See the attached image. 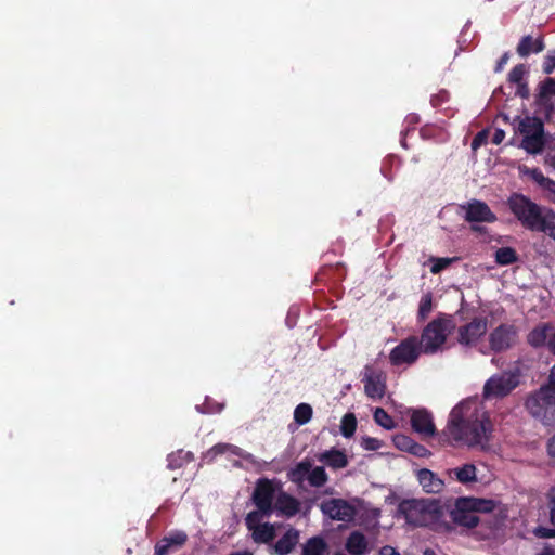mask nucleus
I'll use <instances>...</instances> for the list:
<instances>
[{"label":"nucleus","mask_w":555,"mask_h":555,"mask_svg":"<svg viewBox=\"0 0 555 555\" xmlns=\"http://www.w3.org/2000/svg\"><path fill=\"white\" fill-rule=\"evenodd\" d=\"M488 140V130L479 131L472 141V149L476 151L480 146L487 143Z\"/></svg>","instance_id":"nucleus-47"},{"label":"nucleus","mask_w":555,"mask_h":555,"mask_svg":"<svg viewBox=\"0 0 555 555\" xmlns=\"http://www.w3.org/2000/svg\"><path fill=\"white\" fill-rule=\"evenodd\" d=\"M541 386L555 391V362H554V365L550 370V374L547 376L546 383L542 384Z\"/></svg>","instance_id":"nucleus-51"},{"label":"nucleus","mask_w":555,"mask_h":555,"mask_svg":"<svg viewBox=\"0 0 555 555\" xmlns=\"http://www.w3.org/2000/svg\"><path fill=\"white\" fill-rule=\"evenodd\" d=\"M434 307L433 304V295L431 293H426L422 296L420 305H418V311H417V321L424 322L429 313L431 312Z\"/></svg>","instance_id":"nucleus-36"},{"label":"nucleus","mask_w":555,"mask_h":555,"mask_svg":"<svg viewBox=\"0 0 555 555\" xmlns=\"http://www.w3.org/2000/svg\"><path fill=\"white\" fill-rule=\"evenodd\" d=\"M535 537L541 539L555 538V529L539 526L534 529Z\"/></svg>","instance_id":"nucleus-49"},{"label":"nucleus","mask_w":555,"mask_h":555,"mask_svg":"<svg viewBox=\"0 0 555 555\" xmlns=\"http://www.w3.org/2000/svg\"><path fill=\"white\" fill-rule=\"evenodd\" d=\"M321 512L333 520L349 522L353 520L357 509L344 499H328L320 504Z\"/></svg>","instance_id":"nucleus-11"},{"label":"nucleus","mask_w":555,"mask_h":555,"mask_svg":"<svg viewBox=\"0 0 555 555\" xmlns=\"http://www.w3.org/2000/svg\"><path fill=\"white\" fill-rule=\"evenodd\" d=\"M456 480L461 483L476 481V467L474 464H465L462 467L454 468Z\"/></svg>","instance_id":"nucleus-33"},{"label":"nucleus","mask_w":555,"mask_h":555,"mask_svg":"<svg viewBox=\"0 0 555 555\" xmlns=\"http://www.w3.org/2000/svg\"><path fill=\"white\" fill-rule=\"evenodd\" d=\"M378 555H400L393 547L386 545L380 548Z\"/></svg>","instance_id":"nucleus-57"},{"label":"nucleus","mask_w":555,"mask_h":555,"mask_svg":"<svg viewBox=\"0 0 555 555\" xmlns=\"http://www.w3.org/2000/svg\"><path fill=\"white\" fill-rule=\"evenodd\" d=\"M411 427L423 438L438 436L433 414L427 409H412L410 412Z\"/></svg>","instance_id":"nucleus-13"},{"label":"nucleus","mask_w":555,"mask_h":555,"mask_svg":"<svg viewBox=\"0 0 555 555\" xmlns=\"http://www.w3.org/2000/svg\"><path fill=\"white\" fill-rule=\"evenodd\" d=\"M299 540V532L294 528H289L275 543L274 550L278 555L289 554Z\"/></svg>","instance_id":"nucleus-23"},{"label":"nucleus","mask_w":555,"mask_h":555,"mask_svg":"<svg viewBox=\"0 0 555 555\" xmlns=\"http://www.w3.org/2000/svg\"><path fill=\"white\" fill-rule=\"evenodd\" d=\"M357 429V418L353 413H347L343 416L340 423V433L345 438H350Z\"/></svg>","instance_id":"nucleus-37"},{"label":"nucleus","mask_w":555,"mask_h":555,"mask_svg":"<svg viewBox=\"0 0 555 555\" xmlns=\"http://www.w3.org/2000/svg\"><path fill=\"white\" fill-rule=\"evenodd\" d=\"M545 144L544 131L538 127L535 133L526 135L522 138L520 147L524 149L528 154H539L542 152Z\"/></svg>","instance_id":"nucleus-25"},{"label":"nucleus","mask_w":555,"mask_h":555,"mask_svg":"<svg viewBox=\"0 0 555 555\" xmlns=\"http://www.w3.org/2000/svg\"><path fill=\"white\" fill-rule=\"evenodd\" d=\"M468 498V504L475 513H491L495 509L496 503L493 500Z\"/></svg>","instance_id":"nucleus-34"},{"label":"nucleus","mask_w":555,"mask_h":555,"mask_svg":"<svg viewBox=\"0 0 555 555\" xmlns=\"http://www.w3.org/2000/svg\"><path fill=\"white\" fill-rule=\"evenodd\" d=\"M264 513L257 508V511L249 512L245 517V525L249 531H254L257 527L261 526V519Z\"/></svg>","instance_id":"nucleus-40"},{"label":"nucleus","mask_w":555,"mask_h":555,"mask_svg":"<svg viewBox=\"0 0 555 555\" xmlns=\"http://www.w3.org/2000/svg\"><path fill=\"white\" fill-rule=\"evenodd\" d=\"M392 441L397 449L410 453L415 440L404 434H398L393 436Z\"/></svg>","instance_id":"nucleus-41"},{"label":"nucleus","mask_w":555,"mask_h":555,"mask_svg":"<svg viewBox=\"0 0 555 555\" xmlns=\"http://www.w3.org/2000/svg\"><path fill=\"white\" fill-rule=\"evenodd\" d=\"M487 330V318L475 317L470 322L457 328V343L464 347H474L486 335Z\"/></svg>","instance_id":"nucleus-9"},{"label":"nucleus","mask_w":555,"mask_h":555,"mask_svg":"<svg viewBox=\"0 0 555 555\" xmlns=\"http://www.w3.org/2000/svg\"><path fill=\"white\" fill-rule=\"evenodd\" d=\"M274 509L279 513V515L291 518L299 513L300 502L287 492L280 491L275 498L273 511Z\"/></svg>","instance_id":"nucleus-17"},{"label":"nucleus","mask_w":555,"mask_h":555,"mask_svg":"<svg viewBox=\"0 0 555 555\" xmlns=\"http://www.w3.org/2000/svg\"><path fill=\"white\" fill-rule=\"evenodd\" d=\"M373 417L374 421L385 429L390 430L396 427L393 418L383 408H376Z\"/></svg>","instance_id":"nucleus-38"},{"label":"nucleus","mask_w":555,"mask_h":555,"mask_svg":"<svg viewBox=\"0 0 555 555\" xmlns=\"http://www.w3.org/2000/svg\"><path fill=\"white\" fill-rule=\"evenodd\" d=\"M417 480L426 493H440L444 488L443 480L427 468L417 472Z\"/></svg>","instance_id":"nucleus-18"},{"label":"nucleus","mask_w":555,"mask_h":555,"mask_svg":"<svg viewBox=\"0 0 555 555\" xmlns=\"http://www.w3.org/2000/svg\"><path fill=\"white\" fill-rule=\"evenodd\" d=\"M465 305H466V301H465L464 297H462L461 309L456 312V314H459V315L462 314Z\"/></svg>","instance_id":"nucleus-61"},{"label":"nucleus","mask_w":555,"mask_h":555,"mask_svg":"<svg viewBox=\"0 0 555 555\" xmlns=\"http://www.w3.org/2000/svg\"><path fill=\"white\" fill-rule=\"evenodd\" d=\"M450 517L454 525L467 529L476 528L479 524V517L470 508L467 496L456 499L454 507L450 511Z\"/></svg>","instance_id":"nucleus-12"},{"label":"nucleus","mask_w":555,"mask_h":555,"mask_svg":"<svg viewBox=\"0 0 555 555\" xmlns=\"http://www.w3.org/2000/svg\"><path fill=\"white\" fill-rule=\"evenodd\" d=\"M546 347L550 352L555 356V331L554 333L550 334Z\"/></svg>","instance_id":"nucleus-56"},{"label":"nucleus","mask_w":555,"mask_h":555,"mask_svg":"<svg viewBox=\"0 0 555 555\" xmlns=\"http://www.w3.org/2000/svg\"><path fill=\"white\" fill-rule=\"evenodd\" d=\"M537 555H555V548L547 545L545 546L541 553L537 554Z\"/></svg>","instance_id":"nucleus-58"},{"label":"nucleus","mask_w":555,"mask_h":555,"mask_svg":"<svg viewBox=\"0 0 555 555\" xmlns=\"http://www.w3.org/2000/svg\"><path fill=\"white\" fill-rule=\"evenodd\" d=\"M454 317L440 312L422 331L418 344L425 354H435L442 349L449 334L455 330Z\"/></svg>","instance_id":"nucleus-4"},{"label":"nucleus","mask_w":555,"mask_h":555,"mask_svg":"<svg viewBox=\"0 0 555 555\" xmlns=\"http://www.w3.org/2000/svg\"><path fill=\"white\" fill-rule=\"evenodd\" d=\"M449 100V92L446 90L440 91L439 93L435 94L430 99V104L434 107H438L442 105L444 102Z\"/></svg>","instance_id":"nucleus-48"},{"label":"nucleus","mask_w":555,"mask_h":555,"mask_svg":"<svg viewBox=\"0 0 555 555\" xmlns=\"http://www.w3.org/2000/svg\"><path fill=\"white\" fill-rule=\"evenodd\" d=\"M361 447L367 451H377L382 447V441L373 437H363Z\"/></svg>","instance_id":"nucleus-44"},{"label":"nucleus","mask_w":555,"mask_h":555,"mask_svg":"<svg viewBox=\"0 0 555 555\" xmlns=\"http://www.w3.org/2000/svg\"><path fill=\"white\" fill-rule=\"evenodd\" d=\"M538 127H540V129L542 131H544V126H543V124H542V121L540 119L531 118V117H525L524 119H521L519 121L518 131L522 135V138H525L526 135H530L531 133H535V131L538 130Z\"/></svg>","instance_id":"nucleus-32"},{"label":"nucleus","mask_w":555,"mask_h":555,"mask_svg":"<svg viewBox=\"0 0 555 555\" xmlns=\"http://www.w3.org/2000/svg\"><path fill=\"white\" fill-rule=\"evenodd\" d=\"M552 95H555V79L546 78L540 85L539 93L537 95V104L544 108L553 109V104L551 102Z\"/></svg>","instance_id":"nucleus-26"},{"label":"nucleus","mask_w":555,"mask_h":555,"mask_svg":"<svg viewBox=\"0 0 555 555\" xmlns=\"http://www.w3.org/2000/svg\"><path fill=\"white\" fill-rule=\"evenodd\" d=\"M345 548L350 555H365L369 551V543L361 531H352L345 543Z\"/></svg>","instance_id":"nucleus-22"},{"label":"nucleus","mask_w":555,"mask_h":555,"mask_svg":"<svg viewBox=\"0 0 555 555\" xmlns=\"http://www.w3.org/2000/svg\"><path fill=\"white\" fill-rule=\"evenodd\" d=\"M186 541L188 534L184 531H172L155 544V555H169L171 552L182 547Z\"/></svg>","instance_id":"nucleus-16"},{"label":"nucleus","mask_w":555,"mask_h":555,"mask_svg":"<svg viewBox=\"0 0 555 555\" xmlns=\"http://www.w3.org/2000/svg\"><path fill=\"white\" fill-rule=\"evenodd\" d=\"M312 417V408L308 403H300L295 408L294 420L297 424L304 425Z\"/></svg>","instance_id":"nucleus-39"},{"label":"nucleus","mask_w":555,"mask_h":555,"mask_svg":"<svg viewBox=\"0 0 555 555\" xmlns=\"http://www.w3.org/2000/svg\"><path fill=\"white\" fill-rule=\"evenodd\" d=\"M516 94L519 95L522 99H527L529 96V88H528V85L525 81L519 83V85H517Z\"/></svg>","instance_id":"nucleus-53"},{"label":"nucleus","mask_w":555,"mask_h":555,"mask_svg":"<svg viewBox=\"0 0 555 555\" xmlns=\"http://www.w3.org/2000/svg\"><path fill=\"white\" fill-rule=\"evenodd\" d=\"M548 498V506H550V517L551 522L555 526V487H552L547 493Z\"/></svg>","instance_id":"nucleus-50"},{"label":"nucleus","mask_w":555,"mask_h":555,"mask_svg":"<svg viewBox=\"0 0 555 555\" xmlns=\"http://www.w3.org/2000/svg\"><path fill=\"white\" fill-rule=\"evenodd\" d=\"M526 66L524 64H518L513 67V69L508 74V81L512 83L519 85L524 82V77L526 75Z\"/></svg>","instance_id":"nucleus-42"},{"label":"nucleus","mask_w":555,"mask_h":555,"mask_svg":"<svg viewBox=\"0 0 555 555\" xmlns=\"http://www.w3.org/2000/svg\"><path fill=\"white\" fill-rule=\"evenodd\" d=\"M364 384V392L371 399H382L386 391V377L380 371H375L371 365H365L364 376L362 378Z\"/></svg>","instance_id":"nucleus-14"},{"label":"nucleus","mask_w":555,"mask_h":555,"mask_svg":"<svg viewBox=\"0 0 555 555\" xmlns=\"http://www.w3.org/2000/svg\"><path fill=\"white\" fill-rule=\"evenodd\" d=\"M251 537L256 543H269L275 538V529L270 522H264L251 531Z\"/></svg>","instance_id":"nucleus-29"},{"label":"nucleus","mask_w":555,"mask_h":555,"mask_svg":"<svg viewBox=\"0 0 555 555\" xmlns=\"http://www.w3.org/2000/svg\"><path fill=\"white\" fill-rule=\"evenodd\" d=\"M319 462L334 469L345 468L348 465V457L341 450L332 448L317 455Z\"/></svg>","instance_id":"nucleus-20"},{"label":"nucleus","mask_w":555,"mask_h":555,"mask_svg":"<svg viewBox=\"0 0 555 555\" xmlns=\"http://www.w3.org/2000/svg\"><path fill=\"white\" fill-rule=\"evenodd\" d=\"M325 550V541L320 537H313L310 538L302 546L301 555H323Z\"/></svg>","instance_id":"nucleus-30"},{"label":"nucleus","mask_w":555,"mask_h":555,"mask_svg":"<svg viewBox=\"0 0 555 555\" xmlns=\"http://www.w3.org/2000/svg\"><path fill=\"white\" fill-rule=\"evenodd\" d=\"M410 454L416 457H429L431 452L425 446L414 441Z\"/></svg>","instance_id":"nucleus-46"},{"label":"nucleus","mask_w":555,"mask_h":555,"mask_svg":"<svg viewBox=\"0 0 555 555\" xmlns=\"http://www.w3.org/2000/svg\"><path fill=\"white\" fill-rule=\"evenodd\" d=\"M231 555H251V554L248 552H237V553H233Z\"/></svg>","instance_id":"nucleus-64"},{"label":"nucleus","mask_w":555,"mask_h":555,"mask_svg":"<svg viewBox=\"0 0 555 555\" xmlns=\"http://www.w3.org/2000/svg\"><path fill=\"white\" fill-rule=\"evenodd\" d=\"M553 330L554 326L551 323H540L528 333L527 343L533 348L544 347Z\"/></svg>","instance_id":"nucleus-19"},{"label":"nucleus","mask_w":555,"mask_h":555,"mask_svg":"<svg viewBox=\"0 0 555 555\" xmlns=\"http://www.w3.org/2000/svg\"><path fill=\"white\" fill-rule=\"evenodd\" d=\"M518 339V330L514 324L502 323L491 331L488 340L490 349L501 353L513 348Z\"/></svg>","instance_id":"nucleus-7"},{"label":"nucleus","mask_w":555,"mask_h":555,"mask_svg":"<svg viewBox=\"0 0 555 555\" xmlns=\"http://www.w3.org/2000/svg\"><path fill=\"white\" fill-rule=\"evenodd\" d=\"M465 220L467 222L492 223L496 221V216L485 202L474 199L467 204Z\"/></svg>","instance_id":"nucleus-15"},{"label":"nucleus","mask_w":555,"mask_h":555,"mask_svg":"<svg viewBox=\"0 0 555 555\" xmlns=\"http://www.w3.org/2000/svg\"><path fill=\"white\" fill-rule=\"evenodd\" d=\"M521 172L530 177L539 186L547 191L551 195V201L555 203V180L547 178L539 168H521Z\"/></svg>","instance_id":"nucleus-21"},{"label":"nucleus","mask_w":555,"mask_h":555,"mask_svg":"<svg viewBox=\"0 0 555 555\" xmlns=\"http://www.w3.org/2000/svg\"><path fill=\"white\" fill-rule=\"evenodd\" d=\"M545 165L555 168V156L547 154L545 156Z\"/></svg>","instance_id":"nucleus-60"},{"label":"nucleus","mask_w":555,"mask_h":555,"mask_svg":"<svg viewBox=\"0 0 555 555\" xmlns=\"http://www.w3.org/2000/svg\"><path fill=\"white\" fill-rule=\"evenodd\" d=\"M544 48L545 44L542 37L534 39L532 36L527 35L520 39L516 50L519 56L527 57L530 53L542 52Z\"/></svg>","instance_id":"nucleus-24"},{"label":"nucleus","mask_w":555,"mask_h":555,"mask_svg":"<svg viewBox=\"0 0 555 555\" xmlns=\"http://www.w3.org/2000/svg\"><path fill=\"white\" fill-rule=\"evenodd\" d=\"M230 452L234 455L241 456L242 449L230 443H217L211 447L204 455L207 462H214L219 455Z\"/></svg>","instance_id":"nucleus-27"},{"label":"nucleus","mask_w":555,"mask_h":555,"mask_svg":"<svg viewBox=\"0 0 555 555\" xmlns=\"http://www.w3.org/2000/svg\"><path fill=\"white\" fill-rule=\"evenodd\" d=\"M507 205L517 220L528 230L543 232L555 241V211L544 209L528 196L513 193Z\"/></svg>","instance_id":"nucleus-3"},{"label":"nucleus","mask_w":555,"mask_h":555,"mask_svg":"<svg viewBox=\"0 0 555 555\" xmlns=\"http://www.w3.org/2000/svg\"><path fill=\"white\" fill-rule=\"evenodd\" d=\"M312 467V463L310 460L305 459L297 463L291 470L288 472V478L295 482L300 483L305 479L308 480L309 472Z\"/></svg>","instance_id":"nucleus-28"},{"label":"nucleus","mask_w":555,"mask_h":555,"mask_svg":"<svg viewBox=\"0 0 555 555\" xmlns=\"http://www.w3.org/2000/svg\"><path fill=\"white\" fill-rule=\"evenodd\" d=\"M181 465H182V463L176 462V459L173 455L169 456V464H168L169 468L176 469V468L180 467Z\"/></svg>","instance_id":"nucleus-59"},{"label":"nucleus","mask_w":555,"mask_h":555,"mask_svg":"<svg viewBox=\"0 0 555 555\" xmlns=\"http://www.w3.org/2000/svg\"><path fill=\"white\" fill-rule=\"evenodd\" d=\"M275 486L273 480L260 478L255 486L251 500L255 506L269 517L273 512Z\"/></svg>","instance_id":"nucleus-10"},{"label":"nucleus","mask_w":555,"mask_h":555,"mask_svg":"<svg viewBox=\"0 0 555 555\" xmlns=\"http://www.w3.org/2000/svg\"><path fill=\"white\" fill-rule=\"evenodd\" d=\"M518 261V255L512 247H501L495 251V262L500 266H509Z\"/></svg>","instance_id":"nucleus-31"},{"label":"nucleus","mask_w":555,"mask_h":555,"mask_svg":"<svg viewBox=\"0 0 555 555\" xmlns=\"http://www.w3.org/2000/svg\"><path fill=\"white\" fill-rule=\"evenodd\" d=\"M433 266L430 268V272L434 274H438L444 269H447L453 261L452 258L441 257V258H433Z\"/></svg>","instance_id":"nucleus-43"},{"label":"nucleus","mask_w":555,"mask_h":555,"mask_svg":"<svg viewBox=\"0 0 555 555\" xmlns=\"http://www.w3.org/2000/svg\"><path fill=\"white\" fill-rule=\"evenodd\" d=\"M524 406L530 416L543 425H555V391L540 386L527 395Z\"/></svg>","instance_id":"nucleus-5"},{"label":"nucleus","mask_w":555,"mask_h":555,"mask_svg":"<svg viewBox=\"0 0 555 555\" xmlns=\"http://www.w3.org/2000/svg\"><path fill=\"white\" fill-rule=\"evenodd\" d=\"M184 455H185L186 462H190L193 459V454L191 452H185Z\"/></svg>","instance_id":"nucleus-63"},{"label":"nucleus","mask_w":555,"mask_h":555,"mask_svg":"<svg viewBox=\"0 0 555 555\" xmlns=\"http://www.w3.org/2000/svg\"><path fill=\"white\" fill-rule=\"evenodd\" d=\"M505 138V132L502 129H495L493 137H492V143L495 145H499L503 142Z\"/></svg>","instance_id":"nucleus-54"},{"label":"nucleus","mask_w":555,"mask_h":555,"mask_svg":"<svg viewBox=\"0 0 555 555\" xmlns=\"http://www.w3.org/2000/svg\"><path fill=\"white\" fill-rule=\"evenodd\" d=\"M520 384L518 371H504L492 375L483 385L485 399H502L507 397Z\"/></svg>","instance_id":"nucleus-6"},{"label":"nucleus","mask_w":555,"mask_h":555,"mask_svg":"<svg viewBox=\"0 0 555 555\" xmlns=\"http://www.w3.org/2000/svg\"><path fill=\"white\" fill-rule=\"evenodd\" d=\"M422 352L421 346L418 344V338L416 336H410L400 341L389 354V361L395 366H400L402 364H413L420 357Z\"/></svg>","instance_id":"nucleus-8"},{"label":"nucleus","mask_w":555,"mask_h":555,"mask_svg":"<svg viewBox=\"0 0 555 555\" xmlns=\"http://www.w3.org/2000/svg\"><path fill=\"white\" fill-rule=\"evenodd\" d=\"M546 449H547V454L551 457H555V434L548 439Z\"/></svg>","instance_id":"nucleus-55"},{"label":"nucleus","mask_w":555,"mask_h":555,"mask_svg":"<svg viewBox=\"0 0 555 555\" xmlns=\"http://www.w3.org/2000/svg\"><path fill=\"white\" fill-rule=\"evenodd\" d=\"M398 512L403 515L409 525L427 527L436 532H450L453 526L446 520V512L437 499H409L398 505Z\"/></svg>","instance_id":"nucleus-2"},{"label":"nucleus","mask_w":555,"mask_h":555,"mask_svg":"<svg viewBox=\"0 0 555 555\" xmlns=\"http://www.w3.org/2000/svg\"><path fill=\"white\" fill-rule=\"evenodd\" d=\"M509 60V52H505L500 59L499 61L496 62V65H495V68H494V72L495 73H500L503 70L504 66L507 64Z\"/></svg>","instance_id":"nucleus-52"},{"label":"nucleus","mask_w":555,"mask_h":555,"mask_svg":"<svg viewBox=\"0 0 555 555\" xmlns=\"http://www.w3.org/2000/svg\"><path fill=\"white\" fill-rule=\"evenodd\" d=\"M555 69V51H548V53L544 57L543 62V73L552 74Z\"/></svg>","instance_id":"nucleus-45"},{"label":"nucleus","mask_w":555,"mask_h":555,"mask_svg":"<svg viewBox=\"0 0 555 555\" xmlns=\"http://www.w3.org/2000/svg\"><path fill=\"white\" fill-rule=\"evenodd\" d=\"M328 480V476L322 466L311 467L308 475V482L310 486L320 488L323 487Z\"/></svg>","instance_id":"nucleus-35"},{"label":"nucleus","mask_w":555,"mask_h":555,"mask_svg":"<svg viewBox=\"0 0 555 555\" xmlns=\"http://www.w3.org/2000/svg\"><path fill=\"white\" fill-rule=\"evenodd\" d=\"M494 425L485 408L475 402H461L449 415L446 428L438 435L441 447L464 444L468 448L488 450Z\"/></svg>","instance_id":"nucleus-1"},{"label":"nucleus","mask_w":555,"mask_h":555,"mask_svg":"<svg viewBox=\"0 0 555 555\" xmlns=\"http://www.w3.org/2000/svg\"><path fill=\"white\" fill-rule=\"evenodd\" d=\"M423 555H437V554L435 553V551H434V550H431V548H426V550L424 551Z\"/></svg>","instance_id":"nucleus-62"}]
</instances>
